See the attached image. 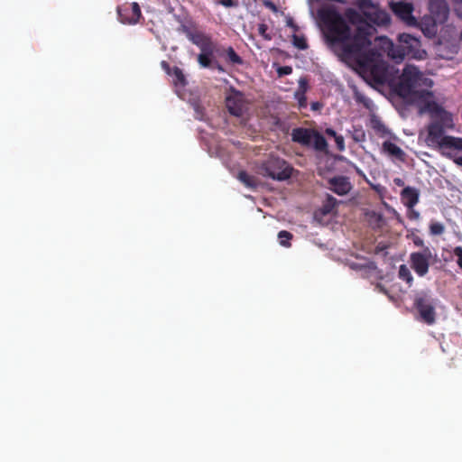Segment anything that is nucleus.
I'll return each mask as SVG.
<instances>
[{
    "label": "nucleus",
    "mask_w": 462,
    "mask_h": 462,
    "mask_svg": "<svg viewBox=\"0 0 462 462\" xmlns=\"http://www.w3.org/2000/svg\"><path fill=\"white\" fill-rule=\"evenodd\" d=\"M317 17L323 32L327 45L337 55L343 53L346 45L350 44L359 29L366 40L375 31L365 16L354 8H346L344 16L334 5H324L317 11Z\"/></svg>",
    "instance_id": "f257e3e1"
},
{
    "label": "nucleus",
    "mask_w": 462,
    "mask_h": 462,
    "mask_svg": "<svg viewBox=\"0 0 462 462\" xmlns=\"http://www.w3.org/2000/svg\"><path fill=\"white\" fill-rule=\"evenodd\" d=\"M359 29L352 42L345 46L343 53L337 55L342 60L354 61L361 72L366 74L374 82L384 84L389 81V66L383 54L376 50H366L371 40H366L365 32Z\"/></svg>",
    "instance_id": "f03ea898"
},
{
    "label": "nucleus",
    "mask_w": 462,
    "mask_h": 462,
    "mask_svg": "<svg viewBox=\"0 0 462 462\" xmlns=\"http://www.w3.org/2000/svg\"><path fill=\"white\" fill-rule=\"evenodd\" d=\"M406 100L412 99L420 103L421 112H429L433 116H439L447 127H452L448 124L450 115L445 112L434 101L432 93L429 90L433 81L422 75L416 67L406 64Z\"/></svg>",
    "instance_id": "7ed1b4c3"
},
{
    "label": "nucleus",
    "mask_w": 462,
    "mask_h": 462,
    "mask_svg": "<svg viewBox=\"0 0 462 462\" xmlns=\"http://www.w3.org/2000/svg\"><path fill=\"white\" fill-rule=\"evenodd\" d=\"M261 173L276 180H285L291 177L292 167L278 157H270L260 167Z\"/></svg>",
    "instance_id": "20e7f679"
},
{
    "label": "nucleus",
    "mask_w": 462,
    "mask_h": 462,
    "mask_svg": "<svg viewBox=\"0 0 462 462\" xmlns=\"http://www.w3.org/2000/svg\"><path fill=\"white\" fill-rule=\"evenodd\" d=\"M354 5L360 10L365 18L376 25H386L390 23L387 12L381 10L372 0H356Z\"/></svg>",
    "instance_id": "39448f33"
},
{
    "label": "nucleus",
    "mask_w": 462,
    "mask_h": 462,
    "mask_svg": "<svg viewBox=\"0 0 462 462\" xmlns=\"http://www.w3.org/2000/svg\"><path fill=\"white\" fill-rule=\"evenodd\" d=\"M430 12L433 19L432 24L427 27H421V31L427 36L434 35L437 32V23H442L446 21L448 14V8L444 0H430Z\"/></svg>",
    "instance_id": "423d86ee"
},
{
    "label": "nucleus",
    "mask_w": 462,
    "mask_h": 462,
    "mask_svg": "<svg viewBox=\"0 0 462 462\" xmlns=\"http://www.w3.org/2000/svg\"><path fill=\"white\" fill-rule=\"evenodd\" d=\"M414 304L420 320L429 325L435 322V309L430 297L427 293L418 294Z\"/></svg>",
    "instance_id": "0eeeda50"
},
{
    "label": "nucleus",
    "mask_w": 462,
    "mask_h": 462,
    "mask_svg": "<svg viewBox=\"0 0 462 462\" xmlns=\"http://www.w3.org/2000/svg\"><path fill=\"white\" fill-rule=\"evenodd\" d=\"M182 32L193 44L199 48L200 51H209V48L215 47L211 37L196 28H190L183 25Z\"/></svg>",
    "instance_id": "6e6552de"
},
{
    "label": "nucleus",
    "mask_w": 462,
    "mask_h": 462,
    "mask_svg": "<svg viewBox=\"0 0 462 462\" xmlns=\"http://www.w3.org/2000/svg\"><path fill=\"white\" fill-rule=\"evenodd\" d=\"M377 47L378 51L383 54H385L390 59L395 60L397 63H400L404 60V49H400L395 47L393 42L387 37H378ZM377 51V49H375Z\"/></svg>",
    "instance_id": "1a4fd4ad"
},
{
    "label": "nucleus",
    "mask_w": 462,
    "mask_h": 462,
    "mask_svg": "<svg viewBox=\"0 0 462 462\" xmlns=\"http://www.w3.org/2000/svg\"><path fill=\"white\" fill-rule=\"evenodd\" d=\"M119 20L125 24H135L142 16L138 3L125 4L117 8Z\"/></svg>",
    "instance_id": "9d476101"
},
{
    "label": "nucleus",
    "mask_w": 462,
    "mask_h": 462,
    "mask_svg": "<svg viewBox=\"0 0 462 462\" xmlns=\"http://www.w3.org/2000/svg\"><path fill=\"white\" fill-rule=\"evenodd\" d=\"M431 253L429 248H425L423 253H415L411 255V268L420 276H423L429 270V259Z\"/></svg>",
    "instance_id": "9b49d317"
},
{
    "label": "nucleus",
    "mask_w": 462,
    "mask_h": 462,
    "mask_svg": "<svg viewBox=\"0 0 462 462\" xmlns=\"http://www.w3.org/2000/svg\"><path fill=\"white\" fill-rule=\"evenodd\" d=\"M226 106L228 112L237 117L242 116L246 108L244 96L239 91H235L226 98Z\"/></svg>",
    "instance_id": "f8f14e48"
},
{
    "label": "nucleus",
    "mask_w": 462,
    "mask_h": 462,
    "mask_svg": "<svg viewBox=\"0 0 462 462\" xmlns=\"http://www.w3.org/2000/svg\"><path fill=\"white\" fill-rule=\"evenodd\" d=\"M328 189L338 196H344L352 189V184L349 178L346 176H335L328 180Z\"/></svg>",
    "instance_id": "ddd939ff"
},
{
    "label": "nucleus",
    "mask_w": 462,
    "mask_h": 462,
    "mask_svg": "<svg viewBox=\"0 0 462 462\" xmlns=\"http://www.w3.org/2000/svg\"><path fill=\"white\" fill-rule=\"evenodd\" d=\"M427 56V52L421 48L420 41L406 33V57L416 60H423Z\"/></svg>",
    "instance_id": "4468645a"
},
{
    "label": "nucleus",
    "mask_w": 462,
    "mask_h": 462,
    "mask_svg": "<svg viewBox=\"0 0 462 462\" xmlns=\"http://www.w3.org/2000/svg\"><path fill=\"white\" fill-rule=\"evenodd\" d=\"M443 127L439 124H431L428 127V135L425 142L429 146L438 148L446 135L443 134Z\"/></svg>",
    "instance_id": "2eb2a0df"
},
{
    "label": "nucleus",
    "mask_w": 462,
    "mask_h": 462,
    "mask_svg": "<svg viewBox=\"0 0 462 462\" xmlns=\"http://www.w3.org/2000/svg\"><path fill=\"white\" fill-rule=\"evenodd\" d=\"M315 130L303 127L294 128L291 132V140L304 146H310Z\"/></svg>",
    "instance_id": "dca6fc26"
},
{
    "label": "nucleus",
    "mask_w": 462,
    "mask_h": 462,
    "mask_svg": "<svg viewBox=\"0 0 462 462\" xmlns=\"http://www.w3.org/2000/svg\"><path fill=\"white\" fill-rule=\"evenodd\" d=\"M437 149L440 150L443 155L452 158L451 153L447 150L453 149L462 152V138L446 135Z\"/></svg>",
    "instance_id": "f3484780"
},
{
    "label": "nucleus",
    "mask_w": 462,
    "mask_h": 462,
    "mask_svg": "<svg viewBox=\"0 0 462 462\" xmlns=\"http://www.w3.org/2000/svg\"><path fill=\"white\" fill-rule=\"evenodd\" d=\"M420 192L415 189L406 188V206L409 208L407 217L411 220L420 219V212L412 208L418 203Z\"/></svg>",
    "instance_id": "a211bd4d"
},
{
    "label": "nucleus",
    "mask_w": 462,
    "mask_h": 462,
    "mask_svg": "<svg viewBox=\"0 0 462 462\" xmlns=\"http://www.w3.org/2000/svg\"><path fill=\"white\" fill-rule=\"evenodd\" d=\"M370 125L373 130L381 137H385L389 134V131L383 122L376 116H372L370 118Z\"/></svg>",
    "instance_id": "6ab92c4d"
},
{
    "label": "nucleus",
    "mask_w": 462,
    "mask_h": 462,
    "mask_svg": "<svg viewBox=\"0 0 462 462\" xmlns=\"http://www.w3.org/2000/svg\"><path fill=\"white\" fill-rule=\"evenodd\" d=\"M214 48H209V51H200L201 52L198 55V62L202 68H210L213 63V52Z\"/></svg>",
    "instance_id": "aec40b11"
},
{
    "label": "nucleus",
    "mask_w": 462,
    "mask_h": 462,
    "mask_svg": "<svg viewBox=\"0 0 462 462\" xmlns=\"http://www.w3.org/2000/svg\"><path fill=\"white\" fill-rule=\"evenodd\" d=\"M383 150L384 152L388 153L391 156L402 160L403 152L402 149L390 141H385L383 143Z\"/></svg>",
    "instance_id": "412c9836"
},
{
    "label": "nucleus",
    "mask_w": 462,
    "mask_h": 462,
    "mask_svg": "<svg viewBox=\"0 0 462 462\" xmlns=\"http://www.w3.org/2000/svg\"><path fill=\"white\" fill-rule=\"evenodd\" d=\"M311 144L316 151L324 152L328 148L325 137L318 131H314Z\"/></svg>",
    "instance_id": "4be33fe9"
},
{
    "label": "nucleus",
    "mask_w": 462,
    "mask_h": 462,
    "mask_svg": "<svg viewBox=\"0 0 462 462\" xmlns=\"http://www.w3.org/2000/svg\"><path fill=\"white\" fill-rule=\"evenodd\" d=\"M237 179L247 188L254 189L258 185L257 179L248 174L245 171H240L237 175Z\"/></svg>",
    "instance_id": "5701e85b"
},
{
    "label": "nucleus",
    "mask_w": 462,
    "mask_h": 462,
    "mask_svg": "<svg viewBox=\"0 0 462 462\" xmlns=\"http://www.w3.org/2000/svg\"><path fill=\"white\" fill-rule=\"evenodd\" d=\"M337 200L332 195L327 194L324 203L322 205V213L324 215L331 213L337 207Z\"/></svg>",
    "instance_id": "b1692460"
},
{
    "label": "nucleus",
    "mask_w": 462,
    "mask_h": 462,
    "mask_svg": "<svg viewBox=\"0 0 462 462\" xmlns=\"http://www.w3.org/2000/svg\"><path fill=\"white\" fill-rule=\"evenodd\" d=\"M226 60L231 64L242 65L243 59L236 52L233 47H228L224 51Z\"/></svg>",
    "instance_id": "393cba45"
},
{
    "label": "nucleus",
    "mask_w": 462,
    "mask_h": 462,
    "mask_svg": "<svg viewBox=\"0 0 462 462\" xmlns=\"http://www.w3.org/2000/svg\"><path fill=\"white\" fill-rule=\"evenodd\" d=\"M390 300L399 305L402 301L403 292L400 289L397 284H393L391 286L389 291L387 292Z\"/></svg>",
    "instance_id": "a878e982"
},
{
    "label": "nucleus",
    "mask_w": 462,
    "mask_h": 462,
    "mask_svg": "<svg viewBox=\"0 0 462 462\" xmlns=\"http://www.w3.org/2000/svg\"><path fill=\"white\" fill-rule=\"evenodd\" d=\"M306 85V81L305 80H300V89L295 93V97L299 102V106L300 107H306L307 106V97L305 96V91H306V88H305V86Z\"/></svg>",
    "instance_id": "bb28decb"
},
{
    "label": "nucleus",
    "mask_w": 462,
    "mask_h": 462,
    "mask_svg": "<svg viewBox=\"0 0 462 462\" xmlns=\"http://www.w3.org/2000/svg\"><path fill=\"white\" fill-rule=\"evenodd\" d=\"M174 77V84L185 86L187 84L186 78L182 72V69L179 67H174L171 70V74Z\"/></svg>",
    "instance_id": "cd10ccee"
},
{
    "label": "nucleus",
    "mask_w": 462,
    "mask_h": 462,
    "mask_svg": "<svg viewBox=\"0 0 462 462\" xmlns=\"http://www.w3.org/2000/svg\"><path fill=\"white\" fill-rule=\"evenodd\" d=\"M293 235L286 230H282L278 233L279 243L282 246L290 247L291 245V240Z\"/></svg>",
    "instance_id": "c85d7f7f"
},
{
    "label": "nucleus",
    "mask_w": 462,
    "mask_h": 462,
    "mask_svg": "<svg viewBox=\"0 0 462 462\" xmlns=\"http://www.w3.org/2000/svg\"><path fill=\"white\" fill-rule=\"evenodd\" d=\"M292 42L293 45L299 50H306L308 48V43L304 36L293 34Z\"/></svg>",
    "instance_id": "c756f323"
},
{
    "label": "nucleus",
    "mask_w": 462,
    "mask_h": 462,
    "mask_svg": "<svg viewBox=\"0 0 462 462\" xmlns=\"http://www.w3.org/2000/svg\"><path fill=\"white\" fill-rule=\"evenodd\" d=\"M406 26H417L416 19L411 15L412 6L411 4L406 3Z\"/></svg>",
    "instance_id": "7c9ffc66"
},
{
    "label": "nucleus",
    "mask_w": 462,
    "mask_h": 462,
    "mask_svg": "<svg viewBox=\"0 0 462 462\" xmlns=\"http://www.w3.org/2000/svg\"><path fill=\"white\" fill-rule=\"evenodd\" d=\"M393 10L401 20L404 21V0H401L394 4Z\"/></svg>",
    "instance_id": "2f4dec72"
},
{
    "label": "nucleus",
    "mask_w": 462,
    "mask_h": 462,
    "mask_svg": "<svg viewBox=\"0 0 462 462\" xmlns=\"http://www.w3.org/2000/svg\"><path fill=\"white\" fill-rule=\"evenodd\" d=\"M430 231L431 235L437 236L441 235L445 231V226L442 223L439 222H432L430 225Z\"/></svg>",
    "instance_id": "473e14b6"
},
{
    "label": "nucleus",
    "mask_w": 462,
    "mask_h": 462,
    "mask_svg": "<svg viewBox=\"0 0 462 462\" xmlns=\"http://www.w3.org/2000/svg\"><path fill=\"white\" fill-rule=\"evenodd\" d=\"M395 91L400 97L404 98V71L399 77V81L396 85Z\"/></svg>",
    "instance_id": "72a5a7b5"
},
{
    "label": "nucleus",
    "mask_w": 462,
    "mask_h": 462,
    "mask_svg": "<svg viewBox=\"0 0 462 462\" xmlns=\"http://www.w3.org/2000/svg\"><path fill=\"white\" fill-rule=\"evenodd\" d=\"M355 98H356V102L363 104L365 107L370 108V106L372 105V101L370 98H368L365 95L356 92L355 94Z\"/></svg>",
    "instance_id": "f704fd0d"
},
{
    "label": "nucleus",
    "mask_w": 462,
    "mask_h": 462,
    "mask_svg": "<svg viewBox=\"0 0 462 462\" xmlns=\"http://www.w3.org/2000/svg\"><path fill=\"white\" fill-rule=\"evenodd\" d=\"M268 31V26L265 24V23H260L258 25V32L259 34L266 41H271L272 40V35L270 33L267 32Z\"/></svg>",
    "instance_id": "c9c22d12"
},
{
    "label": "nucleus",
    "mask_w": 462,
    "mask_h": 462,
    "mask_svg": "<svg viewBox=\"0 0 462 462\" xmlns=\"http://www.w3.org/2000/svg\"><path fill=\"white\" fill-rule=\"evenodd\" d=\"M279 76L290 75L292 72V68L290 66H282L277 69Z\"/></svg>",
    "instance_id": "e433bc0d"
},
{
    "label": "nucleus",
    "mask_w": 462,
    "mask_h": 462,
    "mask_svg": "<svg viewBox=\"0 0 462 462\" xmlns=\"http://www.w3.org/2000/svg\"><path fill=\"white\" fill-rule=\"evenodd\" d=\"M334 139H335L337 149L339 151H343L345 149L344 137L342 135L337 134Z\"/></svg>",
    "instance_id": "4c0bfd02"
},
{
    "label": "nucleus",
    "mask_w": 462,
    "mask_h": 462,
    "mask_svg": "<svg viewBox=\"0 0 462 462\" xmlns=\"http://www.w3.org/2000/svg\"><path fill=\"white\" fill-rule=\"evenodd\" d=\"M454 254L457 257V263L462 268V247L457 246L454 249Z\"/></svg>",
    "instance_id": "58836bf2"
},
{
    "label": "nucleus",
    "mask_w": 462,
    "mask_h": 462,
    "mask_svg": "<svg viewBox=\"0 0 462 462\" xmlns=\"http://www.w3.org/2000/svg\"><path fill=\"white\" fill-rule=\"evenodd\" d=\"M217 4L221 5L225 7H233L236 5V3L235 0H217Z\"/></svg>",
    "instance_id": "ea45409f"
},
{
    "label": "nucleus",
    "mask_w": 462,
    "mask_h": 462,
    "mask_svg": "<svg viewBox=\"0 0 462 462\" xmlns=\"http://www.w3.org/2000/svg\"><path fill=\"white\" fill-rule=\"evenodd\" d=\"M372 189H374L380 196H383L386 191L385 188L380 184L371 185Z\"/></svg>",
    "instance_id": "a19ab883"
},
{
    "label": "nucleus",
    "mask_w": 462,
    "mask_h": 462,
    "mask_svg": "<svg viewBox=\"0 0 462 462\" xmlns=\"http://www.w3.org/2000/svg\"><path fill=\"white\" fill-rule=\"evenodd\" d=\"M210 68L211 69H215L218 72H221V73L226 72V69H224V67L218 61H217V60L213 61L212 66Z\"/></svg>",
    "instance_id": "79ce46f5"
},
{
    "label": "nucleus",
    "mask_w": 462,
    "mask_h": 462,
    "mask_svg": "<svg viewBox=\"0 0 462 462\" xmlns=\"http://www.w3.org/2000/svg\"><path fill=\"white\" fill-rule=\"evenodd\" d=\"M263 5H264L265 7L271 9L273 12L277 11L276 5L272 1H270V0L264 1Z\"/></svg>",
    "instance_id": "37998d69"
},
{
    "label": "nucleus",
    "mask_w": 462,
    "mask_h": 462,
    "mask_svg": "<svg viewBox=\"0 0 462 462\" xmlns=\"http://www.w3.org/2000/svg\"><path fill=\"white\" fill-rule=\"evenodd\" d=\"M161 65H162V69L167 72V74H169V75L171 74L172 69H171V67L167 61H164V60L162 61Z\"/></svg>",
    "instance_id": "c03bdc74"
},
{
    "label": "nucleus",
    "mask_w": 462,
    "mask_h": 462,
    "mask_svg": "<svg viewBox=\"0 0 462 462\" xmlns=\"http://www.w3.org/2000/svg\"><path fill=\"white\" fill-rule=\"evenodd\" d=\"M326 134L330 136V137H336L337 135V134L336 133L335 130H333L332 128H327L326 129Z\"/></svg>",
    "instance_id": "a18cd8bd"
},
{
    "label": "nucleus",
    "mask_w": 462,
    "mask_h": 462,
    "mask_svg": "<svg viewBox=\"0 0 462 462\" xmlns=\"http://www.w3.org/2000/svg\"><path fill=\"white\" fill-rule=\"evenodd\" d=\"M398 273H399V277L402 278V280H404V273H405L404 264L400 265Z\"/></svg>",
    "instance_id": "49530a36"
},
{
    "label": "nucleus",
    "mask_w": 462,
    "mask_h": 462,
    "mask_svg": "<svg viewBox=\"0 0 462 462\" xmlns=\"http://www.w3.org/2000/svg\"><path fill=\"white\" fill-rule=\"evenodd\" d=\"M413 242H414V244H415L416 245H418V246H422V245H423V241H422V239H420V237H418V236H414V237H413Z\"/></svg>",
    "instance_id": "de8ad7c7"
},
{
    "label": "nucleus",
    "mask_w": 462,
    "mask_h": 462,
    "mask_svg": "<svg viewBox=\"0 0 462 462\" xmlns=\"http://www.w3.org/2000/svg\"><path fill=\"white\" fill-rule=\"evenodd\" d=\"M393 182H394L396 185L400 186V187L404 186V181H403L402 179H400V178H395V179L393 180Z\"/></svg>",
    "instance_id": "09e8293b"
},
{
    "label": "nucleus",
    "mask_w": 462,
    "mask_h": 462,
    "mask_svg": "<svg viewBox=\"0 0 462 462\" xmlns=\"http://www.w3.org/2000/svg\"><path fill=\"white\" fill-rule=\"evenodd\" d=\"M456 164L462 166V156L454 159Z\"/></svg>",
    "instance_id": "8fccbe9b"
},
{
    "label": "nucleus",
    "mask_w": 462,
    "mask_h": 462,
    "mask_svg": "<svg viewBox=\"0 0 462 462\" xmlns=\"http://www.w3.org/2000/svg\"><path fill=\"white\" fill-rule=\"evenodd\" d=\"M398 40L400 42H404V32L398 35Z\"/></svg>",
    "instance_id": "3c124183"
},
{
    "label": "nucleus",
    "mask_w": 462,
    "mask_h": 462,
    "mask_svg": "<svg viewBox=\"0 0 462 462\" xmlns=\"http://www.w3.org/2000/svg\"><path fill=\"white\" fill-rule=\"evenodd\" d=\"M311 107L313 110L318 109L319 107V103H318V102L312 103Z\"/></svg>",
    "instance_id": "603ef678"
},
{
    "label": "nucleus",
    "mask_w": 462,
    "mask_h": 462,
    "mask_svg": "<svg viewBox=\"0 0 462 462\" xmlns=\"http://www.w3.org/2000/svg\"><path fill=\"white\" fill-rule=\"evenodd\" d=\"M400 197H401V200L403 201L404 200V188H402L400 191Z\"/></svg>",
    "instance_id": "864d4df0"
},
{
    "label": "nucleus",
    "mask_w": 462,
    "mask_h": 462,
    "mask_svg": "<svg viewBox=\"0 0 462 462\" xmlns=\"http://www.w3.org/2000/svg\"><path fill=\"white\" fill-rule=\"evenodd\" d=\"M405 277H406L407 282H410L411 280V274L408 273L407 272H406Z\"/></svg>",
    "instance_id": "5fc2aeb1"
},
{
    "label": "nucleus",
    "mask_w": 462,
    "mask_h": 462,
    "mask_svg": "<svg viewBox=\"0 0 462 462\" xmlns=\"http://www.w3.org/2000/svg\"><path fill=\"white\" fill-rule=\"evenodd\" d=\"M399 112H400V114H401L402 116L403 115V114H402V109H400V110H399Z\"/></svg>",
    "instance_id": "6e6d98bb"
}]
</instances>
